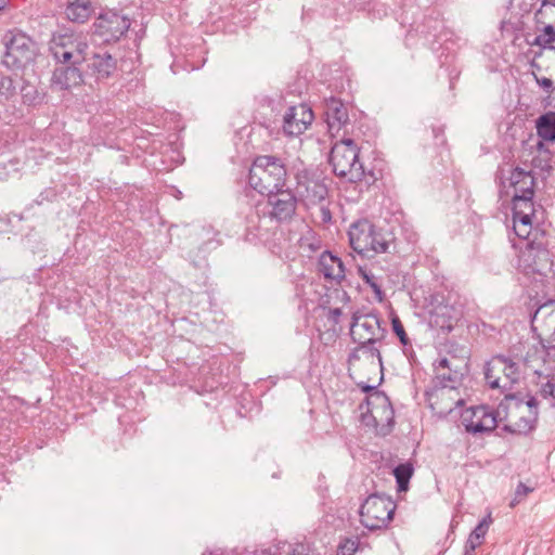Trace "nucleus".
Returning <instances> with one entry per match:
<instances>
[{"mask_svg": "<svg viewBox=\"0 0 555 555\" xmlns=\"http://www.w3.org/2000/svg\"><path fill=\"white\" fill-rule=\"evenodd\" d=\"M325 116L328 132L332 137H340L346 133L345 127L349 121L347 107L337 99H330L325 105Z\"/></svg>", "mask_w": 555, "mask_h": 555, "instance_id": "a211bd4d", "label": "nucleus"}, {"mask_svg": "<svg viewBox=\"0 0 555 555\" xmlns=\"http://www.w3.org/2000/svg\"><path fill=\"white\" fill-rule=\"evenodd\" d=\"M511 186L513 188L514 202L531 201L533 194V178L522 169L515 168L509 177Z\"/></svg>", "mask_w": 555, "mask_h": 555, "instance_id": "b1692460", "label": "nucleus"}, {"mask_svg": "<svg viewBox=\"0 0 555 555\" xmlns=\"http://www.w3.org/2000/svg\"><path fill=\"white\" fill-rule=\"evenodd\" d=\"M535 21L540 31L538 42L541 44L555 42V2L543 3L535 13Z\"/></svg>", "mask_w": 555, "mask_h": 555, "instance_id": "aec40b11", "label": "nucleus"}, {"mask_svg": "<svg viewBox=\"0 0 555 555\" xmlns=\"http://www.w3.org/2000/svg\"><path fill=\"white\" fill-rule=\"evenodd\" d=\"M518 375L515 363L503 358L492 359L486 371V379L489 386L503 390H509L518 379Z\"/></svg>", "mask_w": 555, "mask_h": 555, "instance_id": "9d476101", "label": "nucleus"}, {"mask_svg": "<svg viewBox=\"0 0 555 555\" xmlns=\"http://www.w3.org/2000/svg\"><path fill=\"white\" fill-rule=\"evenodd\" d=\"M395 508V503L390 499L371 495L361 506V524L370 530L382 529L391 520Z\"/></svg>", "mask_w": 555, "mask_h": 555, "instance_id": "6e6552de", "label": "nucleus"}, {"mask_svg": "<svg viewBox=\"0 0 555 555\" xmlns=\"http://www.w3.org/2000/svg\"><path fill=\"white\" fill-rule=\"evenodd\" d=\"M537 130L543 140H555V113H547L541 116L537 122Z\"/></svg>", "mask_w": 555, "mask_h": 555, "instance_id": "cd10ccee", "label": "nucleus"}, {"mask_svg": "<svg viewBox=\"0 0 555 555\" xmlns=\"http://www.w3.org/2000/svg\"><path fill=\"white\" fill-rule=\"evenodd\" d=\"M95 33L106 41L118 40L130 27V20L115 11H107L96 18L93 24Z\"/></svg>", "mask_w": 555, "mask_h": 555, "instance_id": "9b49d317", "label": "nucleus"}, {"mask_svg": "<svg viewBox=\"0 0 555 555\" xmlns=\"http://www.w3.org/2000/svg\"><path fill=\"white\" fill-rule=\"evenodd\" d=\"M350 334L354 341L361 346H371L380 335L378 318L374 314H356L351 324Z\"/></svg>", "mask_w": 555, "mask_h": 555, "instance_id": "4468645a", "label": "nucleus"}, {"mask_svg": "<svg viewBox=\"0 0 555 555\" xmlns=\"http://www.w3.org/2000/svg\"><path fill=\"white\" fill-rule=\"evenodd\" d=\"M491 524H492L491 513H488V515L477 525V527L475 528V530L472 533H478V537L483 539L486 533L488 532Z\"/></svg>", "mask_w": 555, "mask_h": 555, "instance_id": "473e14b6", "label": "nucleus"}, {"mask_svg": "<svg viewBox=\"0 0 555 555\" xmlns=\"http://www.w3.org/2000/svg\"><path fill=\"white\" fill-rule=\"evenodd\" d=\"M482 540L480 537H478V533H470L468 540H467V547L470 551H474L476 547L481 545Z\"/></svg>", "mask_w": 555, "mask_h": 555, "instance_id": "e433bc0d", "label": "nucleus"}, {"mask_svg": "<svg viewBox=\"0 0 555 555\" xmlns=\"http://www.w3.org/2000/svg\"><path fill=\"white\" fill-rule=\"evenodd\" d=\"M286 169L275 157L259 156L249 171V184L263 195L281 191L285 186Z\"/></svg>", "mask_w": 555, "mask_h": 555, "instance_id": "f03ea898", "label": "nucleus"}, {"mask_svg": "<svg viewBox=\"0 0 555 555\" xmlns=\"http://www.w3.org/2000/svg\"><path fill=\"white\" fill-rule=\"evenodd\" d=\"M36 57L35 42L24 34H15L7 44L2 63L10 69H22L31 64Z\"/></svg>", "mask_w": 555, "mask_h": 555, "instance_id": "1a4fd4ad", "label": "nucleus"}, {"mask_svg": "<svg viewBox=\"0 0 555 555\" xmlns=\"http://www.w3.org/2000/svg\"><path fill=\"white\" fill-rule=\"evenodd\" d=\"M532 327L542 343L555 347V301H547L535 311Z\"/></svg>", "mask_w": 555, "mask_h": 555, "instance_id": "ddd939ff", "label": "nucleus"}, {"mask_svg": "<svg viewBox=\"0 0 555 555\" xmlns=\"http://www.w3.org/2000/svg\"><path fill=\"white\" fill-rule=\"evenodd\" d=\"M462 424L469 433H487L498 426V420L493 411L486 406H476L462 413Z\"/></svg>", "mask_w": 555, "mask_h": 555, "instance_id": "2eb2a0df", "label": "nucleus"}, {"mask_svg": "<svg viewBox=\"0 0 555 555\" xmlns=\"http://www.w3.org/2000/svg\"><path fill=\"white\" fill-rule=\"evenodd\" d=\"M543 393L553 396L554 393V385L551 383H546V385L543 387Z\"/></svg>", "mask_w": 555, "mask_h": 555, "instance_id": "4c0bfd02", "label": "nucleus"}, {"mask_svg": "<svg viewBox=\"0 0 555 555\" xmlns=\"http://www.w3.org/2000/svg\"><path fill=\"white\" fill-rule=\"evenodd\" d=\"M4 4H5V1L4 0H0V11L4 8Z\"/></svg>", "mask_w": 555, "mask_h": 555, "instance_id": "a19ab883", "label": "nucleus"}, {"mask_svg": "<svg viewBox=\"0 0 555 555\" xmlns=\"http://www.w3.org/2000/svg\"><path fill=\"white\" fill-rule=\"evenodd\" d=\"M457 309L447 302H438L429 312V324L443 333H449L460 320Z\"/></svg>", "mask_w": 555, "mask_h": 555, "instance_id": "6ab92c4d", "label": "nucleus"}, {"mask_svg": "<svg viewBox=\"0 0 555 555\" xmlns=\"http://www.w3.org/2000/svg\"><path fill=\"white\" fill-rule=\"evenodd\" d=\"M330 163L335 175L350 182L361 181L364 169L359 160V150L351 140H341L331 151Z\"/></svg>", "mask_w": 555, "mask_h": 555, "instance_id": "20e7f679", "label": "nucleus"}, {"mask_svg": "<svg viewBox=\"0 0 555 555\" xmlns=\"http://www.w3.org/2000/svg\"><path fill=\"white\" fill-rule=\"evenodd\" d=\"M537 401L532 397L526 400L516 397H506L503 408L504 427L513 434H525L534 426L538 416Z\"/></svg>", "mask_w": 555, "mask_h": 555, "instance_id": "7ed1b4c3", "label": "nucleus"}, {"mask_svg": "<svg viewBox=\"0 0 555 555\" xmlns=\"http://www.w3.org/2000/svg\"><path fill=\"white\" fill-rule=\"evenodd\" d=\"M514 231L518 237L526 240L531 234L532 225L529 223L514 222Z\"/></svg>", "mask_w": 555, "mask_h": 555, "instance_id": "72a5a7b5", "label": "nucleus"}, {"mask_svg": "<svg viewBox=\"0 0 555 555\" xmlns=\"http://www.w3.org/2000/svg\"><path fill=\"white\" fill-rule=\"evenodd\" d=\"M54 59L64 65L79 66L88 60L89 44L80 34L64 33L54 35L50 42Z\"/></svg>", "mask_w": 555, "mask_h": 555, "instance_id": "39448f33", "label": "nucleus"}, {"mask_svg": "<svg viewBox=\"0 0 555 555\" xmlns=\"http://www.w3.org/2000/svg\"><path fill=\"white\" fill-rule=\"evenodd\" d=\"M430 409L440 416L451 413L463 400L454 386L434 387L427 392Z\"/></svg>", "mask_w": 555, "mask_h": 555, "instance_id": "f8f14e48", "label": "nucleus"}, {"mask_svg": "<svg viewBox=\"0 0 555 555\" xmlns=\"http://www.w3.org/2000/svg\"><path fill=\"white\" fill-rule=\"evenodd\" d=\"M95 8L91 0H70L68 1L65 15L74 23H85L94 13Z\"/></svg>", "mask_w": 555, "mask_h": 555, "instance_id": "a878e982", "label": "nucleus"}, {"mask_svg": "<svg viewBox=\"0 0 555 555\" xmlns=\"http://www.w3.org/2000/svg\"><path fill=\"white\" fill-rule=\"evenodd\" d=\"M362 421L378 434H387L393 423V410L388 397L378 391L371 393L362 412Z\"/></svg>", "mask_w": 555, "mask_h": 555, "instance_id": "0eeeda50", "label": "nucleus"}, {"mask_svg": "<svg viewBox=\"0 0 555 555\" xmlns=\"http://www.w3.org/2000/svg\"><path fill=\"white\" fill-rule=\"evenodd\" d=\"M269 204L272 206V216L279 220L291 218L296 210V198L293 193L284 188L276 193L267 195Z\"/></svg>", "mask_w": 555, "mask_h": 555, "instance_id": "4be33fe9", "label": "nucleus"}, {"mask_svg": "<svg viewBox=\"0 0 555 555\" xmlns=\"http://www.w3.org/2000/svg\"><path fill=\"white\" fill-rule=\"evenodd\" d=\"M357 543L353 540H347L340 545L337 555H354Z\"/></svg>", "mask_w": 555, "mask_h": 555, "instance_id": "c9c22d12", "label": "nucleus"}, {"mask_svg": "<svg viewBox=\"0 0 555 555\" xmlns=\"http://www.w3.org/2000/svg\"><path fill=\"white\" fill-rule=\"evenodd\" d=\"M258 555H274L272 552H270L269 550H261Z\"/></svg>", "mask_w": 555, "mask_h": 555, "instance_id": "ea45409f", "label": "nucleus"}, {"mask_svg": "<svg viewBox=\"0 0 555 555\" xmlns=\"http://www.w3.org/2000/svg\"><path fill=\"white\" fill-rule=\"evenodd\" d=\"M88 60V68L96 81L109 79L117 70V60L108 52L93 53Z\"/></svg>", "mask_w": 555, "mask_h": 555, "instance_id": "412c9836", "label": "nucleus"}, {"mask_svg": "<svg viewBox=\"0 0 555 555\" xmlns=\"http://www.w3.org/2000/svg\"><path fill=\"white\" fill-rule=\"evenodd\" d=\"M525 361L527 365L537 374H548L555 367V347H550L546 343L540 340L527 350Z\"/></svg>", "mask_w": 555, "mask_h": 555, "instance_id": "f3484780", "label": "nucleus"}, {"mask_svg": "<svg viewBox=\"0 0 555 555\" xmlns=\"http://www.w3.org/2000/svg\"><path fill=\"white\" fill-rule=\"evenodd\" d=\"M534 216L533 203L529 199L522 202H515L514 207V222L529 223L532 225V218Z\"/></svg>", "mask_w": 555, "mask_h": 555, "instance_id": "c85d7f7f", "label": "nucleus"}, {"mask_svg": "<svg viewBox=\"0 0 555 555\" xmlns=\"http://www.w3.org/2000/svg\"><path fill=\"white\" fill-rule=\"evenodd\" d=\"M348 234L351 247L360 255L372 256L388 248L385 235L366 220L353 223Z\"/></svg>", "mask_w": 555, "mask_h": 555, "instance_id": "423d86ee", "label": "nucleus"}, {"mask_svg": "<svg viewBox=\"0 0 555 555\" xmlns=\"http://www.w3.org/2000/svg\"><path fill=\"white\" fill-rule=\"evenodd\" d=\"M360 276L365 281V283L373 289V292L376 295V298L382 301L383 300V293L380 289V286L377 282V279L374 276V274L367 272L366 270L360 268L359 269Z\"/></svg>", "mask_w": 555, "mask_h": 555, "instance_id": "7c9ffc66", "label": "nucleus"}, {"mask_svg": "<svg viewBox=\"0 0 555 555\" xmlns=\"http://www.w3.org/2000/svg\"><path fill=\"white\" fill-rule=\"evenodd\" d=\"M391 325H392L393 332L398 335L401 343L406 344L408 343L406 333H405L403 324L401 323L399 318H397V317L393 318L391 321Z\"/></svg>", "mask_w": 555, "mask_h": 555, "instance_id": "f704fd0d", "label": "nucleus"}, {"mask_svg": "<svg viewBox=\"0 0 555 555\" xmlns=\"http://www.w3.org/2000/svg\"><path fill=\"white\" fill-rule=\"evenodd\" d=\"M349 375L364 390L375 388L382 380L379 352L373 346H360L349 358Z\"/></svg>", "mask_w": 555, "mask_h": 555, "instance_id": "f257e3e1", "label": "nucleus"}, {"mask_svg": "<svg viewBox=\"0 0 555 555\" xmlns=\"http://www.w3.org/2000/svg\"><path fill=\"white\" fill-rule=\"evenodd\" d=\"M8 83V80L5 77L0 76V94H2L3 90L5 89Z\"/></svg>", "mask_w": 555, "mask_h": 555, "instance_id": "58836bf2", "label": "nucleus"}, {"mask_svg": "<svg viewBox=\"0 0 555 555\" xmlns=\"http://www.w3.org/2000/svg\"><path fill=\"white\" fill-rule=\"evenodd\" d=\"M51 82L59 90H72L82 86L85 77L78 66L67 65L54 70Z\"/></svg>", "mask_w": 555, "mask_h": 555, "instance_id": "5701e85b", "label": "nucleus"}, {"mask_svg": "<svg viewBox=\"0 0 555 555\" xmlns=\"http://www.w3.org/2000/svg\"><path fill=\"white\" fill-rule=\"evenodd\" d=\"M537 82L545 90L550 91L555 86V75L554 73H550L547 76L541 74V69H539V74L535 75Z\"/></svg>", "mask_w": 555, "mask_h": 555, "instance_id": "2f4dec72", "label": "nucleus"}, {"mask_svg": "<svg viewBox=\"0 0 555 555\" xmlns=\"http://www.w3.org/2000/svg\"><path fill=\"white\" fill-rule=\"evenodd\" d=\"M467 369V361L465 358H457L452 354L450 358H443L437 365V371L441 377L449 380H455L463 375Z\"/></svg>", "mask_w": 555, "mask_h": 555, "instance_id": "393cba45", "label": "nucleus"}, {"mask_svg": "<svg viewBox=\"0 0 555 555\" xmlns=\"http://www.w3.org/2000/svg\"><path fill=\"white\" fill-rule=\"evenodd\" d=\"M413 468L410 464H401L397 466L393 470V475L398 482V488L400 491H405L408 489L409 480L412 476Z\"/></svg>", "mask_w": 555, "mask_h": 555, "instance_id": "c756f323", "label": "nucleus"}, {"mask_svg": "<svg viewBox=\"0 0 555 555\" xmlns=\"http://www.w3.org/2000/svg\"><path fill=\"white\" fill-rule=\"evenodd\" d=\"M313 118L312 109L306 104L292 106L284 115L283 131L289 137L300 135L310 127Z\"/></svg>", "mask_w": 555, "mask_h": 555, "instance_id": "dca6fc26", "label": "nucleus"}, {"mask_svg": "<svg viewBox=\"0 0 555 555\" xmlns=\"http://www.w3.org/2000/svg\"><path fill=\"white\" fill-rule=\"evenodd\" d=\"M320 267L327 279L340 280L345 275L343 261L330 253H324L321 256Z\"/></svg>", "mask_w": 555, "mask_h": 555, "instance_id": "bb28decb", "label": "nucleus"}]
</instances>
